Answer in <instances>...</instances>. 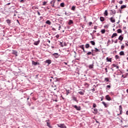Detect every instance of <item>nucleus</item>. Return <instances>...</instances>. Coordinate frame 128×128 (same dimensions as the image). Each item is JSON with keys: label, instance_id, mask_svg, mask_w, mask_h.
Listing matches in <instances>:
<instances>
[{"label": "nucleus", "instance_id": "1", "mask_svg": "<svg viewBox=\"0 0 128 128\" xmlns=\"http://www.w3.org/2000/svg\"><path fill=\"white\" fill-rule=\"evenodd\" d=\"M57 126H58V128H66V126L64 124H57Z\"/></svg>", "mask_w": 128, "mask_h": 128}, {"label": "nucleus", "instance_id": "2", "mask_svg": "<svg viewBox=\"0 0 128 128\" xmlns=\"http://www.w3.org/2000/svg\"><path fill=\"white\" fill-rule=\"evenodd\" d=\"M73 108H76V110H80V106H78L76 105H73L72 106Z\"/></svg>", "mask_w": 128, "mask_h": 128}, {"label": "nucleus", "instance_id": "3", "mask_svg": "<svg viewBox=\"0 0 128 128\" xmlns=\"http://www.w3.org/2000/svg\"><path fill=\"white\" fill-rule=\"evenodd\" d=\"M52 56H53L55 58H60V55L58 53H54L52 54Z\"/></svg>", "mask_w": 128, "mask_h": 128}, {"label": "nucleus", "instance_id": "4", "mask_svg": "<svg viewBox=\"0 0 128 128\" xmlns=\"http://www.w3.org/2000/svg\"><path fill=\"white\" fill-rule=\"evenodd\" d=\"M32 64L33 66H40V62H35L34 60H32Z\"/></svg>", "mask_w": 128, "mask_h": 128}, {"label": "nucleus", "instance_id": "5", "mask_svg": "<svg viewBox=\"0 0 128 128\" xmlns=\"http://www.w3.org/2000/svg\"><path fill=\"white\" fill-rule=\"evenodd\" d=\"M48 122H50L49 120H46V124H47V126H48V128H52V126H50V123Z\"/></svg>", "mask_w": 128, "mask_h": 128}, {"label": "nucleus", "instance_id": "6", "mask_svg": "<svg viewBox=\"0 0 128 128\" xmlns=\"http://www.w3.org/2000/svg\"><path fill=\"white\" fill-rule=\"evenodd\" d=\"M55 3H56V0H52L50 2V4H51V6H52V8H54V4Z\"/></svg>", "mask_w": 128, "mask_h": 128}, {"label": "nucleus", "instance_id": "7", "mask_svg": "<svg viewBox=\"0 0 128 128\" xmlns=\"http://www.w3.org/2000/svg\"><path fill=\"white\" fill-rule=\"evenodd\" d=\"M110 20L111 22H112V24L116 22V20L114 19V17H111L110 18Z\"/></svg>", "mask_w": 128, "mask_h": 128}, {"label": "nucleus", "instance_id": "8", "mask_svg": "<svg viewBox=\"0 0 128 128\" xmlns=\"http://www.w3.org/2000/svg\"><path fill=\"white\" fill-rule=\"evenodd\" d=\"M106 100H112V98H110V95H106Z\"/></svg>", "mask_w": 128, "mask_h": 128}, {"label": "nucleus", "instance_id": "9", "mask_svg": "<svg viewBox=\"0 0 128 128\" xmlns=\"http://www.w3.org/2000/svg\"><path fill=\"white\" fill-rule=\"evenodd\" d=\"M110 12H111L110 13V14H116V10H110Z\"/></svg>", "mask_w": 128, "mask_h": 128}, {"label": "nucleus", "instance_id": "10", "mask_svg": "<svg viewBox=\"0 0 128 128\" xmlns=\"http://www.w3.org/2000/svg\"><path fill=\"white\" fill-rule=\"evenodd\" d=\"M119 110L120 112V114H118V116H120V114H122V107L120 105L119 106Z\"/></svg>", "mask_w": 128, "mask_h": 128}, {"label": "nucleus", "instance_id": "11", "mask_svg": "<svg viewBox=\"0 0 128 128\" xmlns=\"http://www.w3.org/2000/svg\"><path fill=\"white\" fill-rule=\"evenodd\" d=\"M40 40H38V41L34 42V46H38V44H40Z\"/></svg>", "mask_w": 128, "mask_h": 128}, {"label": "nucleus", "instance_id": "12", "mask_svg": "<svg viewBox=\"0 0 128 128\" xmlns=\"http://www.w3.org/2000/svg\"><path fill=\"white\" fill-rule=\"evenodd\" d=\"M46 64H52V60H47L45 61Z\"/></svg>", "mask_w": 128, "mask_h": 128}, {"label": "nucleus", "instance_id": "13", "mask_svg": "<svg viewBox=\"0 0 128 128\" xmlns=\"http://www.w3.org/2000/svg\"><path fill=\"white\" fill-rule=\"evenodd\" d=\"M66 96H68V94H70V92H72V91H70V90H67V89L66 90Z\"/></svg>", "mask_w": 128, "mask_h": 128}, {"label": "nucleus", "instance_id": "14", "mask_svg": "<svg viewBox=\"0 0 128 128\" xmlns=\"http://www.w3.org/2000/svg\"><path fill=\"white\" fill-rule=\"evenodd\" d=\"M80 48H82V50H83V52H86L84 50V44L80 45Z\"/></svg>", "mask_w": 128, "mask_h": 128}, {"label": "nucleus", "instance_id": "15", "mask_svg": "<svg viewBox=\"0 0 128 128\" xmlns=\"http://www.w3.org/2000/svg\"><path fill=\"white\" fill-rule=\"evenodd\" d=\"M12 54H15L16 56H18V52L16 50H12Z\"/></svg>", "mask_w": 128, "mask_h": 128}, {"label": "nucleus", "instance_id": "16", "mask_svg": "<svg viewBox=\"0 0 128 128\" xmlns=\"http://www.w3.org/2000/svg\"><path fill=\"white\" fill-rule=\"evenodd\" d=\"M74 24V22L72 21V20H69V22H68V24L69 26H70L71 24Z\"/></svg>", "mask_w": 128, "mask_h": 128}, {"label": "nucleus", "instance_id": "17", "mask_svg": "<svg viewBox=\"0 0 128 128\" xmlns=\"http://www.w3.org/2000/svg\"><path fill=\"white\" fill-rule=\"evenodd\" d=\"M114 36H118V34L116 33H114L112 34L111 38H114Z\"/></svg>", "mask_w": 128, "mask_h": 128}, {"label": "nucleus", "instance_id": "18", "mask_svg": "<svg viewBox=\"0 0 128 128\" xmlns=\"http://www.w3.org/2000/svg\"><path fill=\"white\" fill-rule=\"evenodd\" d=\"M46 24H48L49 26H50V24H52V22H50V20H46Z\"/></svg>", "mask_w": 128, "mask_h": 128}, {"label": "nucleus", "instance_id": "19", "mask_svg": "<svg viewBox=\"0 0 128 128\" xmlns=\"http://www.w3.org/2000/svg\"><path fill=\"white\" fill-rule=\"evenodd\" d=\"M94 52H100V50L98 48H94Z\"/></svg>", "mask_w": 128, "mask_h": 128}, {"label": "nucleus", "instance_id": "20", "mask_svg": "<svg viewBox=\"0 0 128 128\" xmlns=\"http://www.w3.org/2000/svg\"><path fill=\"white\" fill-rule=\"evenodd\" d=\"M100 22H104L105 18H104L102 16H100Z\"/></svg>", "mask_w": 128, "mask_h": 128}, {"label": "nucleus", "instance_id": "21", "mask_svg": "<svg viewBox=\"0 0 128 128\" xmlns=\"http://www.w3.org/2000/svg\"><path fill=\"white\" fill-rule=\"evenodd\" d=\"M118 40H120L121 42H122V40H124V37L122 36H120L118 37Z\"/></svg>", "mask_w": 128, "mask_h": 128}, {"label": "nucleus", "instance_id": "22", "mask_svg": "<svg viewBox=\"0 0 128 128\" xmlns=\"http://www.w3.org/2000/svg\"><path fill=\"white\" fill-rule=\"evenodd\" d=\"M102 104H104V108H108V104H106V102H102Z\"/></svg>", "mask_w": 128, "mask_h": 128}, {"label": "nucleus", "instance_id": "23", "mask_svg": "<svg viewBox=\"0 0 128 128\" xmlns=\"http://www.w3.org/2000/svg\"><path fill=\"white\" fill-rule=\"evenodd\" d=\"M88 68H90V70H92V68H94V64L89 65Z\"/></svg>", "mask_w": 128, "mask_h": 128}, {"label": "nucleus", "instance_id": "24", "mask_svg": "<svg viewBox=\"0 0 128 128\" xmlns=\"http://www.w3.org/2000/svg\"><path fill=\"white\" fill-rule=\"evenodd\" d=\"M104 14V16H108V10H105Z\"/></svg>", "mask_w": 128, "mask_h": 128}, {"label": "nucleus", "instance_id": "25", "mask_svg": "<svg viewBox=\"0 0 128 128\" xmlns=\"http://www.w3.org/2000/svg\"><path fill=\"white\" fill-rule=\"evenodd\" d=\"M90 44H92V46H96V42L94 41H90Z\"/></svg>", "mask_w": 128, "mask_h": 128}, {"label": "nucleus", "instance_id": "26", "mask_svg": "<svg viewBox=\"0 0 128 128\" xmlns=\"http://www.w3.org/2000/svg\"><path fill=\"white\" fill-rule=\"evenodd\" d=\"M106 60L107 62H112V58H108V57L106 58Z\"/></svg>", "mask_w": 128, "mask_h": 128}, {"label": "nucleus", "instance_id": "27", "mask_svg": "<svg viewBox=\"0 0 128 128\" xmlns=\"http://www.w3.org/2000/svg\"><path fill=\"white\" fill-rule=\"evenodd\" d=\"M90 54H92V56H94V54H92L91 52H88L86 54V56H90Z\"/></svg>", "mask_w": 128, "mask_h": 128}, {"label": "nucleus", "instance_id": "28", "mask_svg": "<svg viewBox=\"0 0 128 128\" xmlns=\"http://www.w3.org/2000/svg\"><path fill=\"white\" fill-rule=\"evenodd\" d=\"M126 8V5H122L120 7L121 10H122L124 8Z\"/></svg>", "mask_w": 128, "mask_h": 128}, {"label": "nucleus", "instance_id": "29", "mask_svg": "<svg viewBox=\"0 0 128 128\" xmlns=\"http://www.w3.org/2000/svg\"><path fill=\"white\" fill-rule=\"evenodd\" d=\"M122 31L120 29H118L117 30V32L118 34H122Z\"/></svg>", "mask_w": 128, "mask_h": 128}, {"label": "nucleus", "instance_id": "30", "mask_svg": "<svg viewBox=\"0 0 128 128\" xmlns=\"http://www.w3.org/2000/svg\"><path fill=\"white\" fill-rule=\"evenodd\" d=\"M72 10L74 12L76 10V6H72L71 8Z\"/></svg>", "mask_w": 128, "mask_h": 128}, {"label": "nucleus", "instance_id": "31", "mask_svg": "<svg viewBox=\"0 0 128 128\" xmlns=\"http://www.w3.org/2000/svg\"><path fill=\"white\" fill-rule=\"evenodd\" d=\"M120 56H124V51H121L120 52Z\"/></svg>", "mask_w": 128, "mask_h": 128}, {"label": "nucleus", "instance_id": "32", "mask_svg": "<svg viewBox=\"0 0 128 128\" xmlns=\"http://www.w3.org/2000/svg\"><path fill=\"white\" fill-rule=\"evenodd\" d=\"M60 6L62 8H64V2H62L60 4Z\"/></svg>", "mask_w": 128, "mask_h": 128}, {"label": "nucleus", "instance_id": "33", "mask_svg": "<svg viewBox=\"0 0 128 128\" xmlns=\"http://www.w3.org/2000/svg\"><path fill=\"white\" fill-rule=\"evenodd\" d=\"M73 100H74V102H78V99L76 98V97L74 96L72 97Z\"/></svg>", "mask_w": 128, "mask_h": 128}, {"label": "nucleus", "instance_id": "34", "mask_svg": "<svg viewBox=\"0 0 128 128\" xmlns=\"http://www.w3.org/2000/svg\"><path fill=\"white\" fill-rule=\"evenodd\" d=\"M85 48H90V44H86L85 45Z\"/></svg>", "mask_w": 128, "mask_h": 128}, {"label": "nucleus", "instance_id": "35", "mask_svg": "<svg viewBox=\"0 0 128 128\" xmlns=\"http://www.w3.org/2000/svg\"><path fill=\"white\" fill-rule=\"evenodd\" d=\"M101 32H102V34H105L106 33V30L102 29V30H101Z\"/></svg>", "mask_w": 128, "mask_h": 128}, {"label": "nucleus", "instance_id": "36", "mask_svg": "<svg viewBox=\"0 0 128 128\" xmlns=\"http://www.w3.org/2000/svg\"><path fill=\"white\" fill-rule=\"evenodd\" d=\"M78 94H80L81 96H84V92H79Z\"/></svg>", "mask_w": 128, "mask_h": 128}, {"label": "nucleus", "instance_id": "37", "mask_svg": "<svg viewBox=\"0 0 128 128\" xmlns=\"http://www.w3.org/2000/svg\"><path fill=\"white\" fill-rule=\"evenodd\" d=\"M6 22L7 24H9L12 22L11 21H10V20H6Z\"/></svg>", "mask_w": 128, "mask_h": 128}, {"label": "nucleus", "instance_id": "38", "mask_svg": "<svg viewBox=\"0 0 128 128\" xmlns=\"http://www.w3.org/2000/svg\"><path fill=\"white\" fill-rule=\"evenodd\" d=\"M94 114H98V110L96 108H94Z\"/></svg>", "mask_w": 128, "mask_h": 128}, {"label": "nucleus", "instance_id": "39", "mask_svg": "<svg viewBox=\"0 0 128 128\" xmlns=\"http://www.w3.org/2000/svg\"><path fill=\"white\" fill-rule=\"evenodd\" d=\"M105 82H110V80L108 79V78H104Z\"/></svg>", "mask_w": 128, "mask_h": 128}, {"label": "nucleus", "instance_id": "40", "mask_svg": "<svg viewBox=\"0 0 128 128\" xmlns=\"http://www.w3.org/2000/svg\"><path fill=\"white\" fill-rule=\"evenodd\" d=\"M115 58L116 60H118V58H120V56H118V55H116L115 56Z\"/></svg>", "mask_w": 128, "mask_h": 128}, {"label": "nucleus", "instance_id": "41", "mask_svg": "<svg viewBox=\"0 0 128 128\" xmlns=\"http://www.w3.org/2000/svg\"><path fill=\"white\" fill-rule=\"evenodd\" d=\"M59 44L61 48H64V44H62V42H60V44Z\"/></svg>", "mask_w": 128, "mask_h": 128}, {"label": "nucleus", "instance_id": "42", "mask_svg": "<svg viewBox=\"0 0 128 128\" xmlns=\"http://www.w3.org/2000/svg\"><path fill=\"white\" fill-rule=\"evenodd\" d=\"M48 4V2H43L42 6H46Z\"/></svg>", "mask_w": 128, "mask_h": 128}, {"label": "nucleus", "instance_id": "43", "mask_svg": "<svg viewBox=\"0 0 128 128\" xmlns=\"http://www.w3.org/2000/svg\"><path fill=\"white\" fill-rule=\"evenodd\" d=\"M92 106H93V108H96V104L94 103Z\"/></svg>", "mask_w": 128, "mask_h": 128}, {"label": "nucleus", "instance_id": "44", "mask_svg": "<svg viewBox=\"0 0 128 128\" xmlns=\"http://www.w3.org/2000/svg\"><path fill=\"white\" fill-rule=\"evenodd\" d=\"M20 2L22 4H24L26 2V0H20Z\"/></svg>", "mask_w": 128, "mask_h": 128}, {"label": "nucleus", "instance_id": "45", "mask_svg": "<svg viewBox=\"0 0 128 128\" xmlns=\"http://www.w3.org/2000/svg\"><path fill=\"white\" fill-rule=\"evenodd\" d=\"M122 2H123L122 0H120V1L119 2L120 4H122Z\"/></svg>", "mask_w": 128, "mask_h": 128}, {"label": "nucleus", "instance_id": "46", "mask_svg": "<svg viewBox=\"0 0 128 128\" xmlns=\"http://www.w3.org/2000/svg\"><path fill=\"white\" fill-rule=\"evenodd\" d=\"M59 27H58V30H60V28H62V26H60V24H59Z\"/></svg>", "mask_w": 128, "mask_h": 128}, {"label": "nucleus", "instance_id": "47", "mask_svg": "<svg viewBox=\"0 0 128 128\" xmlns=\"http://www.w3.org/2000/svg\"><path fill=\"white\" fill-rule=\"evenodd\" d=\"M121 48H122V50H124V46L122 45V46H121Z\"/></svg>", "mask_w": 128, "mask_h": 128}, {"label": "nucleus", "instance_id": "48", "mask_svg": "<svg viewBox=\"0 0 128 128\" xmlns=\"http://www.w3.org/2000/svg\"><path fill=\"white\" fill-rule=\"evenodd\" d=\"M44 20V17H42V16H40V20Z\"/></svg>", "mask_w": 128, "mask_h": 128}, {"label": "nucleus", "instance_id": "49", "mask_svg": "<svg viewBox=\"0 0 128 128\" xmlns=\"http://www.w3.org/2000/svg\"><path fill=\"white\" fill-rule=\"evenodd\" d=\"M56 38H60V35L58 34L56 35Z\"/></svg>", "mask_w": 128, "mask_h": 128}, {"label": "nucleus", "instance_id": "50", "mask_svg": "<svg viewBox=\"0 0 128 128\" xmlns=\"http://www.w3.org/2000/svg\"><path fill=\"white\" fill-rule=\"evenodd\" d=\"M28 106H32V104H30V102H28Z\"/></svg>", "mask_w": 128, "mask_h": 128}, {"label": "nucleus", "instance_id": "51", "mask_svg": "<svg viewBox=\"0 0 128 128\" xmlns=\"http://www.w3.org/2000/svg\"><path fill=\"white\" fill-rule=\"evenodd\" d=\"M106 88H110V86L108 85V86H106Z\"/></svg>", "mask_w": 128, "mask_h": 128}, {"label": "nucleus", "instance_id": "52", "mask_svg": "<svg viewBox=\"0 0 128 128\" xmlns=\"http://www.w3.org/2000/svg\"><path fill=\"white\" fill-rule=\"evenodd\" d=\"M122 77L124 78H126V76H124V75H122Z\"/></svg>", "mask_w": 128, "mask_h": 128}, {"label": "nucleus", "instance_id": "53", "mask_svg": "<svg viewBox=\"0 0 128 128\" xmlns=\"http://www.w3.org/2000/svg\"><path fill=\"white\" fill-rule=\"evenodd\" d=\"M112 66H114V68H116V64H112Z\"/></svg>", "mask_w": 128, "mask_h": 128}, {"label": "nucleus", "instance_id": "54", "mask_svg": "<svg viewBox=\"0 0 128 128\" xmlns=\"http://www.w3.org/2000/svg\"><path fill=\"white\" fill-rule=\"evenodd\" d=\"M92 22H89V26H92Z\"/></svg>", "mask_w": 128, "mask_h": 128}, {"label": "nucleus", "instance_id": "55", "mask_svg": "<svg viewBox=\"0 0 128 128\" xmlns=\"http://www.w3.org/2000/svg\"><path fill=\"white\" fill-rule=\"evenodd\" d=\"M118 39H116L115 41H114V44H118Z\"/></svg>", "mask_w": 128, "mask_h": 128}, {"label": "nucleus", "instance_id": "56", "mask_svg": "<svg viewBox=\"0 0 128 128\" xmlns=\"http://www.w3.org/2000/svg\"><path fill=\"white\" fill-rule=\"evenodd\" d=\"M96 30H94L92 32V34H96Z\"/></svg>", "mask_w": 128, "mask_h": 128}, {"label": "nucleus", "instance_id": "57", "mask_svg": "<svg viewBox=\"0 0 128 128\" xmlns=\"http://www.w3.org/2000/svg\"><path fill=\"white\" fill-rule=\"evenodd\" d=\"M37 13H38V16H40V13L38 11H37Z\"/></svg>", "mask_w": 128, "mask_h": 128}, {"label": "nucleus", "instance_id": "58", "mask_svg": "<svg viewBox=\"0 0 128 128\" xmlns=\"http://www.w3.org/2000/svg\"><path fill=\"white\" fill-rule=\"evenodd\" d=\"M97 28H98V26H94V30H97Z\"/></svg>", "mask_w": 128, "mask_h": 128}, {"label": "nucleus", "instance_id": "59", "mask_svg": "<svg viewBox=\"0 0 128 128\" xmlns=\"http://www.w3.org/2000/svg\"><path fill=\"white\" fill-rule=\"evenodd\" d=\"M63 46H66V42H64V44Z\"/></svg>", "mask_w": 128, "mask_h": 128}, {"label": "nucleus", "instance_id": "60", "mask_svg": "<svg viewBox=\"0 0 128 128\" xmlns=\"http://www.w3.org/2000/svg\"><path fill=\"white\" fill-rule=\"evenodd\" d=\"M122 120H124L123 118H122V120H120L121 124H122L124 122Z\"/></svg>", "mask_w": 128, "mask_h": 128}, {"label": "nucleus", "instance_id": "61", "mask_svg": "<svg viewBox=\"0 0 128 128\" xmlns=\"http://www.w3.org/2000/svg\"><path fill=\"white\" fill-rule=\"evenodd\" d=\"M106 72H108V68H105Z\"/></svg>", "mask_w": 128, "mask_h": 128}, {"label": "nucleus", "instance_id": "62", "mask_svg": "<svg viewBox=\"0 0 128 128\" xmlns=\"http://www.w3.org/2000/svg\"><path fill=\"white\" fill-rule=\"evenodd\" d=\"M52 30H56V28H52Z\"/></svg>", "mask_w": 128, "mask_h": 128}, {"label": "nucleus", "instance_id": "63", "mask_svg": "<svg viewBox=\"0 0 128 128\" xmlns=\"http://www.w3.org/2000/svg\"><path fill=\"white\" fill-rule=\"evenodd\" d=\"M10 2L8 3L6 6H10Z\"/></svg>", "mask_w": 128, "mask_h": 128}, {"label": "nucleus", "instance_id": "64", "mask_svg": "<svg viewBox=\"0 0 128 128\" xmlns=\"http://www.w3.org/2000/svg\"><path fill=\"white\" fill-rule=\"evenodd\" d=\"M126 114L127 116H128V110H127V111L126 112Z\"/></svg>", "mask_w": 128, "mask_h": 128}]
</instances>
